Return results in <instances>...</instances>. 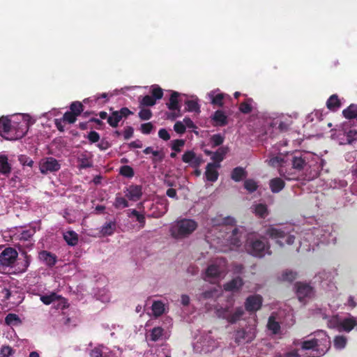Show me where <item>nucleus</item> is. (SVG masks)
Here are the masks:
<instances>
[{"label": "nucleus", "mask_w": 357, "mask_h": 357, "mask_svg": "<svg viewBox=\"0 0 357 357\" xmlns=\"http://www.w3.org/2000/svg\"><path fill=\"white\" fill-rule=\"evenodd\" d=\"M70 112L74 113L77 116H79L84 110V105L79 101L71 103L70 106Z\"/></svg>", "instance_id": "nucleus-46"}, {"label": "nucleus", "mask_w": 357, "mask_h": 357, "mask_svg": "<svg viewBox=\"0 0 357 357\" xmlns=\"http://www.w3.org/2000/svg\"><path fill=\"white\" fill-rule=\"evenodd\" d=\"M105 349H107V348L103 345H99L93 348L90 351V357H102L103 354H105Z\"/></svg>", "instance_id": "nucleus-49"}, {"label": "nucleus", "mask_w": 357, "mask_h": 357, "mask_svg": "<svg viewBox=\"0 0 357 357\" xmlns=\"http://www.w3.org/2000/svg\"><path fill=\"white\" fill-rule=\"evenodd\" d=\"M38 259L49 267L54 266L57 261V257L47 250L40 251L38 254Z\"/></svg>", "instance_id": "nucleus-17"}, {"label": "nucleus", "mask_w": 357, "mask_h": 357, "mask_svg": "<svg viewBox=\"0 0 357 357\" xmlns=\"http://www.w3.org/2000/svg\"><path fill=\"white\" fill-rule=\"evenodd\" d=\"M142 196V188L138 185H131L126 190V197L131 201H138Z\"/></svg>", "instance_id": "nucleus-16"}, {"label": "nucleus", "mask_w": 357, "mask_h": 357, "mask_svg": "<svg viewBox=\"0 0 357 357\" xmlns=\"http://www.w3.org/2000/svg\"><path fill=\"white\" fill-rule=\"evenodd\" d=\"M153 157L151 158V162L153 165L161 162L165 158V153L162 151H157L153 152Z\"/></svg>", "instance_id": "nucleus-53"}, {"label": "nucleus", "mask_w": 357, "mask_h": 357, "mask_svg": "<svg viewBox=\"0 0 357 357\" xmlns=\"http://www.w3.org/2000/svg\"><path fill=\"white\" fill-rule=\"evenodd\" d=\"M154 126L151 122L142 123L140 126V131L144 135H149L153 130Z\"/></svg>", "instance_id": "nucleus-57"}, {"label": "nucleus", "mask_w": 357, "mask_h": 357, "mask_svg": "<svg viewBox=\"0 0 357 357\" xmlns=\"http://www.w3.org/2000/svg\"><path fill=\"white\" fill-rule=\"evenodd\" d=\"M218 91L219 89L213 90L208 93V96L213 105L222 107L224 105V99L227 95Z\"/></svg>", "instance_id": "nucleus-15"}, {"label": "nucleus", "mask_w": 357, "mask_h": 357, "mask_svg": "<svg viewBox=\"0 0 357 357\" xmlns=\"http://www.w3.org/2000/svg\"><path fill=\"white\" fill-rule=\"evenodd\" d=\"M21 256H22V258H18L17 259V261L15 264V271L17 273H25L29 266H30L31 261V255H28L26 252H22L21 253Z\"/></svg>", "instance_id": "nucleus-11"}, {"label": "nucleus", "mask_w": 357, "mask_h": 357, "mask_svg": "<svg viewBox=\"0 0 357 357\" xmlns=\"http://www.w3.org/2000/svg\"><path fill=\"white\" fill-rule=\"evenodd\" d=\"M263 298L259 294L249 296L245 301V308L250 313L255 312L261 309Z\"/></svg>", "instance_id": "nucleus-7"}, {"label": "nucleus", "mask_w": 357, "mask_h": 357, "mask_svg": "<svg viewBox=\"0 0 357 357\" xmlns=\"http://www.w3.org/2000/svg\"><path fill=\"white\" fill-rule=\"evenodd\" d=\"M119 174L126 178H132L135 175L134 169L129 165H123L120 167Z\"/></svg>", "instance_id": "nucleus-45"}, {"label": "nucleus", "mask_w": 357, "mask_h": 357, "mask_svg": "<svg viewBox=\"0 0 357 357\" xmlns=\"http://www.w3.org/2000/svg\"><path fill=\"white\" fill-rule=\"evenodd\" d=\"M198 224L192 219L183 218L175 222L170 227V233L174 238L188 237L197 228Z\"/></svg>", "instance_id": "nucleus-3"}, {"label": "nucleus", "mask_w": 357, "mask_h": 357, "mask_svg": "<svg viewBox=\"0 0 357 357\" xmlns=\"http://www.w3.org/2000/svg\"><path fill=\"white\" fill-rule=\"evenodd\" d=\"M330 345V338L323 331L316 333L314 337L301 342L302 349L316 351L318 356L324 355L329 349Z\"/></svg>", "instance_id": "nucleus-2"}, {"label": "nucleus", "mask_w": 357, "mask_h": 357, "mask_svg": "<svg viewBox=\"0 0 357 357\" xmlns=\"http://www.w3.org/2000/svg\"><path fill=\"white\" fill-rule=\"evenodd\" d=\"M255 213L260 218H264L268 215V208L266 204H258L255 206Z\"/></svg>", "instance_id": "nucleus-40"}, {"label": "nucleus", "mask_w": 357, "mask_h": 357, "mask_svg": "<svg viewBox=\"0 0 357 357\" xmlns=\"http://www.w3.org/2000/svg\"><path fill=\"white\" fill-rule=\"evenodd\" d=\"M251 98H248L245 101L242 102L239 105V110L243 114H249L252 111V107L251 105Z\"/></svg>", "instance_id": "nucleus-43"}, {"label": "nucleus", "mask_w": 357, "mask_h": 357, "mask_svg": "<svg viewBox=\"0 0 357 357\" xmlns=\"http://www.w3.org/2000/svg\"><path fill=\"white\" fill-rule=\"evenodd\" d=\"M225 140L224 136L220 134H215L211 137V142L213 147L218 146L221 145Z\"/></svg>", "instance_id": "nucleus-54"}, {"label": "nucleus", "mask_w": 357, "mask_h": 357, "mask_svg": "<svg viewBox=\"0 0 357 357\" xmlns=\"http://www.w3.org/2000/svg\"><path fill=\"white\" fill-rule=\"evenodd\" d=\"M62 119L63 121L74 123L77 120V116L71 112H66L64 113Z\"/></svg>", "instance_id": "nucleus-58"}, {"label": "nucleus", "mask_w": 357, "mask_h": 357, "mask_svg": "<svg viewBox=\"0 0 357 357\" xmlns=\"http://www.w3.org/2000/svg\"><path fill=\"white\" fill-rule=\"evenodd\" d=\"M284 181L279 177L272 178L269 181V187L271 192L273 193L280 192L284 188Z\"/></svg>", "instance_id": "nucleus-21"}, {"label": "nucleus", "mask_w": 357, "mask_h": 357, "mask_svg": "<svg viewBox=\"0 0 357 357\" xmlns=\"http://www.w3.org/2000/svg\"><path fill=\"white\" fill-rule=\"evenodd\" d=\"M186 105L185 110L190 112L200 113V105L197 100H188L185 102Z\"/></svg>", "instance_id": "nucleus-36"}, {"label": "nucleus", "mask_w": 357, "mask_h": 357, "mask_svg": "<svg viewBox=\"0 0 357 357\" xmlns=\"http://www.w3.org/2000/svg\"><path fill=\"white\" fill-rule=\"evenodd\" d=\"M244 314V310L241 307H237L234 312L229 311L228 322L229 324H235Z\"/></svg>", "instance_id": "nucleus-35"}, {"label": "nucleus", "mask_w": 357, "mask_h": 357, "mask_svg": "<svg viewBox=\"0 0 357 357\" xmlns=\"http://www.w3.org/2000/svg\"><path fill=\"white\" fill-rule=\"evenodd\" d=\"M13 120L7 116L0 118V135L6 140H10V131L12 130Z\"/></svg>", "instance_id": "nucleus-12"}, {"label": "nucleus", "mask_w": 357, "mask_h": 357, "mask_svg": "<svg viewBox=\"0 0 357 357\" xmlns=\"http://www.w3.org/2000/svg\"><path fill=\"white\" fill-rule=\"evenodd\" d=\"M40 299L45 305H50L56 301L60 300L62 301V303H66V299H64L61 296H59L54 292H52L49 295H43L40 296Z\"/></svg>", "instance_id": "nucleus-22"}, {"label": "nucleus", "mask_w": 357, "mask_h": 357, "mask_svg": "<svg viewBox=\"0 0 357 357\" xmlns=\"http://www.w3.org/2000/svg\"><path fill=\"white\" fill-rule=\"evenodd\" d=\"M11 172V165L8 162V158L6 155H0V174L8 175Z\"/></svg>", "instance_id": "nucleus-25"}, {"label": "nucleus", "mask_w": 357, "mask_h": 357, "mask_svg": "<svg viewBox=\"0 0 357 357\" xmlns=\"http://www.w3.org/2000/svg\"><path fill=\"white\" fill-rule=\"evenodd\" d=\"M31 124L29 116L28 115H22L20 116V119L13 120L10 141L22 139L28 132Z\"/></svg>", "instance_id": "nucleus-4"}, {"label": "nucleus", "mask_w": 357, "mask_h": 357, "mask_svg": "<svg viewBox=\"0 0 357 357\" xmlns=\"http://www.w3.org/2000/svg\"><path fill=\"white\" fill-rule=\"evenodd\" d=\"M246 252L257 258H263L266 255H271V245L268 240L262 236L261 238L248 237L245 244Z\"/></svg>", "instance_id": "nucleus-1"}, {"label": "nucleus", "mask_w": 357, "mask_h": 357, "mask_svg": "<svg viewBox=\"0 0 357 357\" xmlns=\"http://www.w3.org/2000/svg\"><path fill=\"white\" fill-rule=\"evenodd\" d=\"M216 314L219 318L226 319L228 321L229 309L228 307H220L216 310Z\"/></svg>", "instance_id": "nucleus-56"}, {"label": "nucleus", "mask_w": 357, "mask_h": 357, "mask_svg": "<svg viewBox=\"0 0 357 357\" xmlns=\"http://www.w3.org/2000/svg\"><path fill=\"white\" fill-rule=\"evenodd\" d=\"M296 295L298 301L305 303L314 296V289L310 284L303 282H296L294 284Z\"/></svg>", "instance_id": "nucleus-5"}, {"label": "nucleus", "mask_w": 357, "mask_h": 357, "mask_svg": "<svg viewBox=\"0 0 357 357\" xmlns=\"http://www.w3.org/2000/svg\"><path fill=\"white\" fill-rule=\"evenodd\" d=\"M246 176V171L241 167H235L231 173V178L236 182L241 181Z\"/></svg>", "instance_id": "nucleus-28"}, {"label": "nucleus", "mask_w": 357, "mask_h": 357, "mask_svg": "<svg viewBox=\"0 0 357 357\" xmlns=\"http://www.w3.org/2000/svg\"><path fill=\"white\" fill-rule=\"evenodd\" d=\"M255 333L252 330H237L234 334L235 342L238 344L251 342L255 338Z\"/></svg>", "instance_id": "nucleus-9"}, {"label": "nucleus", "mask_w": 357, "mask_h": 357, "mask_svg": "<svg viewBox=\"0 0 357 357\" xmlns=\"http://www.w3.org/2000/svg\"><path fill=\"white\" fill-rule=\"evenodd\" d=\"M342 105L341 101L338 98V96L333 94L329 97L326 101L327 108L333 112L337 111Z\"/></svg>", "instance_id": "nucleus-24"}, {"label": "nucleus", "mask_w": 357, "mask_h": 357, "mask_svg": "<svg viewBox=\"0 0 357 357\" xmlns=\"http://www.w3.org/2000/svg\"><path fill=\"white\" fill-rule=\"evenodd\" d=\"M357 136V130H349L348 132L344 133V137L345 139L340 142L341 144H351L356 139Z\"/></svg>", "instance_id": "nucleus-38"}, {"label": "nucleus", "mask_w": 357, "mask_h": 357, "mask_svg": "<svg viewBox=\"0 0 357 357\" xmlns=\"http://www.w3.org/2000/svg\"><path fill=\"white\" fill-rule=\"evenodd\" d=\"M138 116L142 121H147L151 119L153 114L149 109H142L139 112Z\"/></svg>", "instance_id": "nucleus-55"}, {"label": "nucleus", "mask_w": 357, "mask_h": 357, "mask_svg": "<svg viewBox=\"0 0 357 357\" xmlns=\"http://www.w3.org/2000/svg\"><path fill=\"white\" fill-rule=\"evenodd\" d=\"M268 328L273 332V334H278L280 330V324L275 320L273 317L268 318L267 324Z\"/></svg>", "instance_id": "nucleus-44"}, {"label": "nucleus", "mask_w": 357, "mask_h": 357, "mask_svg": "<svg viewBox=\"0 0 357 357\" xmlns=\"http://www.w3.org/2000/svg\"><path fill=\"white\" fill-rule=\"evenodd\" d=\"M221 271L219 266L215 264L209 265L206 270V278H217L220 275Z\"/></svg>", "instance_id": "nucleus-32"}, {"label": "nucleus", "mask_w": 357, "mask_h": 357, "mask_svg": "<svg viewBox=\"0 0 357 357\" xmlns=\"http://www.w3.org/2000/svg\"><path fill=\"white\" fill-rule=\"evenodd\" d=\"M185 144V141L183 139H175L172 141V149L176 152H180L181 148Z\"/></svg>", "instance_id": "nucleus-60"}, {"label": "nucleus", "mask_w": 357, "mask_h": 357, "mask_svg": "<svg viewBox=\"0 0 357 357\" xmlns=\"http://www.w3.org/2000/svg\"><path fill=\"white\" fill-rule=\"evenodd\" d=\"M153 314L155 317L161 316L165 312V305L160 301H156L153 303L151 307Z\"/></svg>", "instance_id": "nucleus-34"}, {"label": "nucleus", "mask_w": 357, "mask_h": 357, "mask_svg": "<svg viewBox=\"0 0 357 357\" xmlns=\"http://www.w3.org/2000/svg\"><path fill=\"white\" fill-rule=\"evenodd\" d=\"M79 162V167L80 169H86L93 166L92 162L87 158H81Z\"/></svg>", "instance_id": "nucleus-62"}, {"label": "nucleus", "mask_w": 357, "mask_h": 357, "mask_svg": "<svg viewBox=\"0 0 357 357\" xmlns=\"http://www.w3.org/2000/svg\"><path fill=\"white\" fill-rule=\"evenodd\" d=\"M291 161L293 169L298 171H301L302 169H303L306 165L305 160L303 158L301 155H294L292 157Z\"/></svg>", "instance_id": "nucleus-30"}, {"label": "nucleus", "mask_w": 357, "mask_h": 357, "mask_svg": "<svg viewBox=\"0 0 357 357\" xmlns=\"http://www.w3.org/2000/svg\"><path fill=\"white\" fill-rule=\"evenodd\" d=\"M18 257L17 250L11 247L6 248L0 254V268L6 270L13 268Z\"/></svg>", "instance_id": "nucleus-6"}, {"label": "nucleus", "mask_w": 357, "mask_h": 357, "mask_svg": "<svg viewBox=\"0 0 357 357\" xmlns=\"http://www.w3.org/2000/svg\"><path fill=\"white\" fill-rule=\"evenodd\" d=\"M116 228L115 221L107 222L102 227L100 232L103 236H111L114 234Z\"/></svg>", "instance_id": "nucleus-29"}, {"label": "nucleus", "mask_w": 357, "mask_h": 357, "mask_svg": "<svg viewBox=\"0 0 357 357\" xmlns=\"http://www.w3.org/2000/svg\"><path fill=\"white\" fill-rule=\"evenodd\" d=\"M20 321V318L17 314H13V313L8 314L5 318V323L7 325H11L15 321Z\"/></svg>", "instance_id": "nucleus-63"}, {"label": "nucleus", "mask_w": 357, "mask_h": 357, "mask_svg": "<svg viewBox=\"0 0 357 357\" xmlns=\"http://www.w3.org/2000/svg\"><path fill=\"white\" fill-rule=\"evenodd\" d=\"M63 238L68 245L75 246L78 243V234L74 231H68L63 234Z\"/></svg>", "instance_id": "nucleus-27"}, {"label": "nucleus", "mask_w": 357, "mask_h": 357, "mask_svg": "<svg viewBox=\"0 0 357 357\" xmlns=\"http://www.w3.org/2000/svg\"><path fill=\"white\" fill-rule=\"evenodd\" d=\"M114 206L118 209L126 208L128 206V202L126 199V198L119 197V196H116L115 198V202L114 203Z\"/></svg>", "instance_id": "nucleus-51"}, {"label": "nucleus", "mask_w": 357, "mask_h": 357, "mask_svg": "<svg viewBox=\"0 0 357 357\" xmlns=\"http://www.w3.org/2000/svg\"><path fill=\"white\" fill-rule=\"evenodd\" d=\"M156 103L155 98L151 96L146 95L139 102L140 106H153Z\"/></svg>", "instance_id": "nucleus-52"}, {"label": "nucleus", "mask_w": 357, "mask_h": 357, "mask_svg": "<svg viewBox=\"0 0 357 357\" xmlns=\"http://www.w3.org/2000/svg\"><path fill=\"white\" fill-rule=\"evenodd\" d=\"M266 235L273 239H278L277 243H279L278 239L283 238L285 236V232L281 229L271 226L266 229Z\"/></svg>", "instance_id": "nucleus-23"}, {"label": "nucleus", "mask_w": 357, "mask_h": 357, "mask_svg": "<svg viewBox=\"0 0 357 357\" xmlns=\"http://www.w3.org/2000/svg\"><path fill=\"white\" fill-rule=\"evenodd\" d=\"M183 162L189 163L192 167L197 168L202 162V156H197L193 151H187L182 156Z\"/></svg>", "instance_id": "nucleus-13"}, {"label": "nucleus", "mask_w": 357, "mask_h": 357, "mask_svg": "<svg viewBox=\"0 0 357 357\" xmlns=\"http://www.w3.org/2000/svg\"><path fill=\"white\" fill-rule=\"evenodd\" d=\"M342 115L347 119L357 118V105L351 104L342 111Z\"/></svg>", "instance_id": "nucleus-33"}, {"label": "nucleus", "mask_w": 357, "mask_h": 357, "mask_svg": "<svg viewBox=\"0 0 357 357\" xmlns=\"http://www.w3.org/2000/svg\"><path fill=\"white\" fill-rule=\"evenodd\" d=\"M174 130L178 134H183L185 132V126L181 121H177L174 126Z\"/></svg>", "instance_id": "nucleus-64"}, {"label": "nucleus", "mask_w": 357, "mask_h": 357, "mask_svg": "<svg viewBox=\"0 0 357 357\" xmlns=\"http://www.w3.org/2000/svg\"><path fill=\"white\" fill-rule=\"evenodd\" d=\"M211 119L213 126L223 127L228 124V116L220 109L216 110Z\"/></svg>", "instance_id": "nucleus-14"}, {"label": "nucleus", "mask_w": 357, "mask_h": 357, "mask_svg": "<svg viewBox=\"0 0 357 357\" xmlns=\"http://www.w3.org/2000/svg\"><path fill=\"white\" fill-rule=\"evenodd\" d=\"M180 93L177 91H173L169 97V102L167 103V108L173 111L172 118L181 116V106L178 102V96Z\"/></svg>", "instance_id": "nucleus-10"}, {"label": "nucleus", "mask_w": 357, "mask_h": 357, "mask_svg": "<svg viewBox=\"0 0 357 357\" xmlns=\"http://www.w3.org/2000/svg\"><path fill=\"white\" fill-rule=\"evenodd\" d=\"M220 164L208 163L206 165L205 175L208 181L215 182L218 180V172L216 170V167H220Z\"/></svg>", "instance_id": "nucleus-18"}, {"label": "nucleus", "mask_w": 357, "mask_h": 357, "mask_svg": "<svg viewBox=\"0 0 357 357\" xmlns=\"http://www.w3.org/2000/svg\"><path fill=\"white\" fill-rule=\"evenodd\" d=\"M151 96L155 98V100H160L163 96V90L158 85H153L151 88Z\"/></svg>", "instance_id": "nucleus-50"}, {"label": "nucleus", "mask_w": 357, "mask_h": 357, "mask_svg": "<svg viewBox=\"0 0 357 357\" xmlns=\"http://www.w3.org/2000/svg\"><path fill=\"white\" fill-rule=\"evenodd\" d=\"M242 233L238 228H234L227 238V241L232 245L240 247L241 245Z\"/></svg>", "instance_id": "nucleus-20"}, {"label": "nucleus", "mask_w": 357, "mask_h": 357, "mask_svg": "<svg viewBox=\"0 0 357 357\" xmlns=\"http://www.w3.org/2000/svg\"><path fill=\"white\" fill-rule=\"evenodd\" d=\"M356 325V320L354 317H350L344 319L340 322V327L344 331L350 332Z\"/></svg>", "instance_id": "nucleus-26"}, {"label": "nucleus", "mask_w": 357, "mask_h": 357, "mask_svg": "<svg viewBox=\"0 0 357 357\" xmlns=\"http://www.w3.org/2000/svg\"><path fill=\"white\" fill-rule=\"evenodd\" d=\"M121 120V116L119 115V113L116 111H112L107 118V123L111 127L116 128Z\"/></svg>", "instance_id": "nucleus-39"}, {"label": "nucleus", "mask_w": 357, "mask_h": 357, "mask_svg": "<svg viewBox=\"0 0 357 357\" xmlns=\"http://www.w3.org/2000/svg\"><path fill=\"white\" fill-rule=\"evenodd\" d=\"M297 277V273L291 270H286L282 272L280 276V280L284 282H291L296 280Z\"/></svg>", "instance_id": "nucleus-41"}, {"label": "nucleus", "mask_w": 357, "mask_h": 357, "mask_svg": "<svg viewBox=\"0 0 357 357\" xmlns=\"http://www.w3.org/2000/svg\"><path fill=\"white\" fill-rule=\"evenodd\" d=\"M164 334V329L162 327H154L150 331V340L157 342L162 338Z\"/></svg>", "instance_id": "nucleus-37"}, {"label": "nucleus", "mask_w": 357, "mask_h": 357, "mask_svg": "<svg viewBox=\"0 0 357 357\" xmlns=\"http://www.w3.org/2000/svg\"><path fill=\"white\" fill-rule=\"evenodd\" d=\"M244 284L243 279L238 276L233 278L224 285V289L227 291H234L239 290Z\"/></svg>", "instance_id": "nucleus-19"}, {"label": "nucleus", "mask_w": 357, "mask_h": 357, "mask_svg": "<svg viewBox=\"0 0 357 357\" xmlns=\"http://www.w3.org/2000/svg\"><path fill=\"white\" fill-rule=\"evenodd\" d=\"M40 171L42 174H46L48 172L58 171L61 165L58 160L52 157H48L40 162Z\"/></svg>", "instance_id": "nucleus-8"}, {"label": "nucleus", "mask_w": 357, "mask_h": 357, "mask_svg": "<svg viewBox=\"0 0 357 357\" xmlns=\"http://www.w3.org/2000/svg\"><path fill=\"white\" fill-rule=\"evenodd\" d=\"M347 340L342 335L336 336L334 339V347L337 349H342L345 347Z\"/></svg>", "instance_id": "nucleus-48"}, {"label": "nucleus", "mask_w": 357, "mask_h": 357, "mask_svg": "<svg viewBox=\"0 0 357 357\" xmlns=\"http://www.w3.org/2000/svg\"><path fill=\"white\" fill-rule=\"evenodd\" d=\"M86 138L91 144H93L98 142L100 140V137L99 133H98L96 131H90L88 133Z\"/></svg>", "instance_id": "nucleus-61"}, {"label": "nucleus", "mask_w": 357, "mask_h": 357, "mask_svg": "<svg viewBox=\"0 0 357 357\" xmlns=\"http://www.w3.org/2000/svg\"><path fill=\"white\" fill-rule=\"evenodd\" d=\"M228 149L227 147H220L215 152L213 153L211 160L214 161L215 164H220L225 158L227 154Z\"/></svg>", "instance_id": "nucleus-31"}, {"label": "nucleus", "mask_w": 357, "mask_h": 357, "mask_svg": "<svg viewBox=\"0 0 357 357\" xmlns=\"http://www.w3.org/2000/svg\"><path fill=\"white\" fill-rule=\"evenodd\" d=\"M244 188L250 193L254 192L258 188V184L254 179H247L244 182Z\"/></svg>", "instance_id": "nucleus-47"}, {"label": "nucleus", "mask_w": 357, "mask_h": 357, "mask_svg": "<svg viewBox=\"0 0 357 357\" xmlns=\"http://www.w3.org/2000/svg\"><path fill=\"white\" fill-rule=\"evenodd\" d=\"M19 161L23 166L32 167L33 164V160L26 155H20L19 156Z\"/></svg>", "instance_id": "nucleus-59"}, {"label": "nucleus", "mask_w": 357, "mask_h": 357, "mask_svg": "<svg viewBox=\"0 0 357 357\" xmlns=\"http://www.w3.org/2000/svg\"><path fill=\"white\" fill-rule=\"evenodd\" d=\"M129 217L135 216L136 220L139 223L140 228H144L146 225V218L144 214H141L136 209L130 210V213L128 215Z\"/></svg>", "instance_id": "nucleus-42"}]
</instances>
